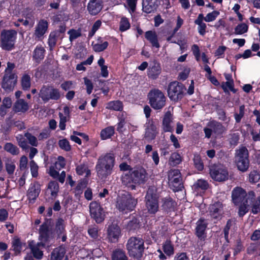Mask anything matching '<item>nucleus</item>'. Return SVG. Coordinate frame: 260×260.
Segmentation results:
<instances>
[{"instance_id":"8fccbe9b","label":"nucleus","mask_w":260,"mask_h":260,"mask_svg":"<svg viewBox=\"0 0 260 260\" xmlns=\"http://www.w3.org/2000/svg\"><path fill=\"white\" fill-rule=\"evenodd\" d=\"M130 23L127 18L123 17L121 18L119 24V30L121 31H124L130 28Z\"/></svg>"},{"instance_id":"2f4dec72","label":"nucleus","mask_w":260,"mask_h":260,"mask_svg":"<svg viewBox=\"0 0 260 260\" xmlns=\"http://www.w3.org/2000/svg\"><path fill=\"white\" fill-rule=\"evenodd\" d=\"M145 36L153 47L159 48L160 45L158 42L157 36L154 31H147L146 32Z\"/></svg>"},{"instance_id":"5701e85b","label":"nucleus","mask_w":260,"mask_h":260,"mask_svg":"<svg viewBox=\"0 0 260 260\" xmlns=\"http://www.w3.org/2000/svg\"><path fill=\"white\" fill-rule=\"evenodd\" d=\"M41 191V186L38 182L31 183L27 191V197L29 200L34 201L39 196Z\"/></svg>"},{"instance_id":"cd10ccee","label":"nucleus","mask_w":260,"mask_h":260,"mask_svg":"<svg viewBox=\"0 0 260 260\" xmlns=\"http://www.w3.org/2000/svg\"><path fill=\"white\" fill-rule=\"evenodd\" d=\"M207 225V223L204 219H200L197 222L196 234L201 239L205 237V231Z\"/></svg>"},{"instance_id":"4c0bfd02","label":"nucleus","mask_w":260,"mask_h":260,"mask_svg":"<svg viewBox=\"0 0 260 260\" xmlns=\"http://www.w3.org/2000/svg\"><path fill=\"white\" fill-rule=\"evenodd\" d=\"M21 84L23 90H29L31 85L30 75L27 73L23 74L21 79Z\"/></svg>"},{"instance_id":"a19ab883","label":"nucleus","mask_w":260,"mask_h":260,"mask_svg":"<svg viewBox=\"0 0 260 260\" xmlns=\"http://www.w3.org/2000/svg\"><path fill=\"white\" fill-rule=\"evenodd\" d=\"M76 172L79 175H83L85 174L86 177L90 175V171L88 169L87 165L85 163L77 166Z\"/></svg>"},{"instance_id":"49530a36","label":"nucleus","mask_w":260,"mask_h":260,"mask_svg":"<svg viewBox=\"0 0 260 260\" xmlns=\"http://www.w3.org/2000/svg\"><path fill=\"white\" fill-rule=\"evenodd\" d=\"M181 161L182 157L177 152L173 153L169 159V164L173 166L179 165Z\"/></svg>"},{"instance_id":"a18cd8bd","label":"nucleus","mask_w":260,"mask_h":260,"mask_svg":"<svg viewBox=\"0 0 260 260\" xmlns=\"http://www.w3.org/2000/svg\"><path fill=\"white\" fill-rule=\"evenodd\" d=\"M248 26L245 23H242L237 25L234 29V34L236 35H243L247 32Z\"/></svg>"},{"instance_id":"e433bc0d","label":"nucleus","mask_w":260,"mask_h":260,"mask_svg":"<svg viewBox=\"0 0 260 260\" xmlns=\"http://www.w3.org/2000/svg\"><path fill=\"white\" fill-rule=\"evenodd\" d=\"M45 50L41 45H38L33 52V58L37 61H40L44 57Z\"/></svg>"},{"instance_id":"f03ea898","label":"nucleus","mask_w":260,"mask_h":260,"mask_svg":"<svg viewBox=\"0 0 260 260\" xmlns=\"http://www.w3.org/2000/svg\"><path fill=\"white\" fill-rule=\"evenodd\" d=\"M137 204V199L132 194L125 192L118 196L116 207L119 211L127 213L133 211Z\"/></svg>"},{"instance_id":"ea45409f","label":"nucleus","mask_w":260,"mask_h":260,"mask_svg":"<svg viewBox=\"0 0 260 260\" xmlns=\"http://www.w3.org/2000/svg\"><path fill=\"white\" fill-rule=\"evenodd\" d=\"M4 149L13 155H18L19 153V148L12 143H6L4 146Z\"/></svg>"},{"instance_id":"37998d69","label":"nucleus","mask_w":260,"mask_h":260,"mask_svg":"<svg viewBox=\"0 0 260 260\" xmlns=\"http://www.w3.org/2000/svg\"><path fill=\"white\" fill-rule=\"evenodd\" d=\"M114 134V128L112 126L107 127L102 130L101 137L102 140L110 138Z\"/></svg>"},{"instance_id":"9b49d317","label":"nucleus","mask_w":260,"mask_h":260,"mask_svg":"<svg viewBox=\"0 0 260 260\" xmlns=\"http://www.w3.org/2000/svg\"><path fill=\"white\" fill-rule=\"evenodd\" d=\"M89 211L91 217L96 223H101L105 219V212L99 203L91 202L89 204Z\"/></svg>"},{"instance_id":"c756f323","label":"nucleus","mask_w":260,"mask_h":260,"mask_svg":"<svg viewBox=\"0 0 260 260\" xmlns=\"http://www.w3.org/2000/svg\"><path fill=\"white\" fill-rule=\"evenodd\" d=\"M66 253L64 247L59 246L53 249L51 253V260H62Z\"/></svg>"},{"instance_id":"72a5a7b5","label":"nucleus","mask_w":260,"mask_h":260,"mask_svg":"<svg viewBox=\"0 0 260 260\" xmlns=\"http://www.w3.org/2000/svg\"><path fill=\"white\" fill-rule=\"evenodd\" d=\"M5 169L9 176H12L16 169L15 162L11 158H7L5 161Z\"/></svg>"},{"instance_id":"393cba45","label":"nucleus","mask_w":260,"mask_h":260,"mask_svg":"<svg viewBox=\"0 0 260 260\" xmlns=\"http://www.w3.org/2000/svg\"><path fill=\"white\" fill-rule=\"evenodd\" d=\"M172 114L170 111H168L166 113L162 121V128L164 132H173V127L172 125Z\"/></svg>"},{"instance_id":"bb28decb","label":"nucleus","mask_w":260,"mask_h":260,"mask_svg":"<svg viewBox=\"0 0 260 260\" xmlns=\"http://www.w3.org/2000/svg\"><path fill=\"white\" fill-rule=\"evenodd\" d=\"M158 5V0H143L142 10L146 13H150L156 9Z\"/></svg>"},{"instance_id":"dca6fc26","label":"nucleus","mask_w":260,"mask_h":260,"mask_svg":"<svg viewBox=\"0 0 260 260\" xmlns=\"http://www.w3.org/2000/svg\"><path fill=\"white\" fill-rule=\"evenodd\" d=\"M121 234L120 228L116 224H112L107 229V239L110 242H116Z\"/></svg>"},{"instance_id":"bf43d9fd","label":"nucleus","mask_w":260,"mask_h":260,"mask_svg":"<svg viewBox=\"0 0 260 260\" xmlns=\"http://www.w3.org/2000/svg\"><path fill=\"white\" fill-rule=\"evenodd\" d=\"M30 172L33 177H37L38 175V166L34 160H31L29 162Z\"/></svg>"},{"instance_id":"58836bf2","label":"nucleus","mask_w":260,"mask_h":260,"mask_svg":"<svg viewBox=\"0 0 260 260\" xmlns=\"http://www.w3.org/2000/svg\"><path fill=\"white\" fill-rule=\"evenodd\" d=\"M176 206V203L170 197H166L162 199V207L165 210H171Z\"/></svg>"},{"instance_id":"4be33fe9","label":"nucleus","mask_w":260,"mask_h":260,"mask_svg":"<svg viewBox=\"0 0 260 260\" xmlns=\"http://www.w3.org/2000/svg\"><path fill=\"white\" fill-rule=\"evenodd\" d=\"M248 193L241 187L235 188L232 191V199L235 204L242 202L244 198L247 199Z\"/></svg>"},{"instance_id":"39448f33","label":"nucleus","mask_w":260,"mask_h":260,"mask_svg":"<svg viewBox=\"0 0 260 260\" xmlns=\"http://www.w3.org/2000/svg\"><path fill=\"white\" fill-rule=\"evenodd\" d=\"M145 207L149 214H154L158 210V197L153 188H149L145 196Z\"/></svg>"},{"instance_id":"1a4fd4ad","label":"nucleus","mask_w":260,"mask_h":260,"mask_svg":"<svg viewBox=\"0 0 260 260\" xmlns=\"http://www.w3.org/2000/svg\"><path fill=\"white\" fill-rule=\"evenodd\" d=\"M184 90V86L182 83L177 81L172 82L168 86V96L172 101L177 102L182 98Z\"/></svg>"},{"instance_id":"7ed1b4c3","label":"nucleus","mask_w":260,"mask_h":260,"mask_svg":"<svg viewBox=\"0 0 260 260\" xmlns=\"http://www.w3.org/2000/svg\"><path fill=\"white\" fill-rule=\"evenodd\" d=\"M126 249L131 257L139 259L143 255L144 250V241L140 238L131 237L127 241Z\"/></svg>"},{"instance_id":"69168bd1","label":"nucleus","mask_w":260,"mask_h":260,"mask_svg":"<svg viewBox=\"0 0 260 260\" xmlns=\"http://www.w3.org/2000/svg\"><path fill=\"white\" fill-rule=\"evenodd\" d=\"M193 161L195 167L199 171H201L204 168V165L201 160V158L199 155H194Z\"/></svg>"},{"instance_id":"412c9836","label":"nucleus","mask_w":260,"mask_h":260,"mask_svg":"<svg viewBox=\"0 0 260 260\" xmlns=\"http://www.w3.org/2000/svg\"><path fill=\"white\" fill-rule=\"evenodd\" d=\"M103 2L102 0H90L87 5V10L92 15L98 14L102 9Z\"/></svg>"},{"instance_id":"6ab92c4d","label":"nucleus","mask_w":260,"mask_h":260,"mask_svg":"<svg viewBox=\"0 0 260 260\" xmlns=\"http://www.w3.org/2000/svg\"><path fill=\"white\" fill-rule=\"evenodd\" d=\"M255 198V193L253 191L248 192L247 198L245 201L240 206L238 214L240 217H243L249 210L250 204Z\"/></svg>"},{"instance_id":"a878e982","label":"nucleus","mask_w":260,"mask_h":260,"mask_svg":"<svg viewBox=\"0 0 260 260\" xmlns=\"http://www.w3.org/2000/svg\"><path fill=\"white\" fill-rule=\"evenodd\" d=\"M59 127L61 130L66 129V123L69 120L70 118L69 108L65 106L63 108V112L59 113Z\"/></svg>"},{"instance_id":"c9c22d12","label":"nucleus","mask_w":260,"mask_h":260,"mask_svg":"<svg viewBox=\"0 0 260 260\" xmlns=\"http://www.w3.org/2000/svg\"><path fill=\"white\" fill-rule=\"evenodd\" d=\"M112 260H128L125 252L122 249L114 250L111 255Z\"/></svg>"},{"instance_id":"a211bd4d","label":"nucleus","mask_w":260,"mask_h":260,"mask_svg":"<svg viewBox=\"0 0 260 260\" xmlns=\"http://www.w3.org/2000/svg\"><path fill=\"white\" fill-rule=\"evenodd\" d=\"M45 244L42 242L36 243L34 241H30L28 242V246L31 249V251L34 256L38 259L42 258L43 252L41 250V248L43 247Z\"/></svg>"},{"instance_id":"f704fd0d","label":"nucleus","mask_w":260,"mask_h":260,"mask_svg":"<svg viewBox=\"0 0 260 260\" xmlns=\"http://www.w3.org/2000/svg\"><path fill=\"white\" fill-rule=\"evenodd\" d=\"M29 109L28 104L24 100L19 99L15 104L14 110L16 112H24Z\"/></svg>"},{"instance_id":"9d476101","label":"nucleus","mask_w":260,"mask_h":260,"mask_svg":"<svg viewBox=\"0 0 260 260\" xmlns=\"http://www.w3.org/2000/svg\"><path fill=\"white\" fill-rule=\"evenodd\" d=\"M168 183L171 189L177 191L182 187V182L180 171L177 169L171 170L168 172Z\"/></svg>"},{"instance_id":"864d4df0","label":"nucleus","mask_w":260,"mask_h":260,"mask_svg":"<svg viewBox=\"0 0 260 260\" xmlns=\"http://www.w3.org/2000/svg\"><path fill=\"white\" fill-rule=\"evenodd\" d=\"M25 137L28 141V143L32 146H37L38 145V142L37 138L32 135L31 134L27 133L24 135Z\"/></svg>"},{"instance_id":"c85d7f7f","label":"nucleus","mask_w":260,"mask_h":260,"mask_svg":"<svg viewBox=\"0 0 260 260\" xmlns=\"http://www.w3.org/2000/svg\"><path fill=\"white\" fill-rule=\"evenodd\" d=\"M161 72V68L159 63L154 62L150 66L148 69L147 75L151 79H154L157 78Z\"/></svg>"},{"instance_id":"ddd939ff","label":"nucleus","mask_w":260,"mask_h":260,"mask_svg":"<svg viewBox=\"0 0 260 260\" xmlns=\"http://www.w3.org/2000/svg\"><path fill=\"white\" fill-rule=\"evenodd\" d=\"M145 132L144 137L148 141H151L155 139L158 134L157 125L153 119H147L145 124Z\"/></svg>"},{"instance_id":"603ef678","label":"nucleus","mask_w":260,"mask_h":260,"mask_svg":"<svg viewBox=\"0 0 260 260\" xmlns=\"http://www.w3.org/2000/svg\"><path fill=\"white\" fill-rule=\"evenodd\" d=\"M121 180L122 183L126 185L132 182L134 183L132 171L124 174L121 177Z\"/></svg>"},{"instance_id":"aec40b11","label":"nucleus","mask_w":260,"mask_h":260,"mask_svg":"<svg viewBox=\"0 0 260 260\" xmlns=\"http://www.w3.org/2000/svg\"><path fill=\"white\" fill-rule=\"evenodd\" d=\"M133 182L135 183H144L147 178V174L146 170L142 168H137L132 171Z\"/></svg>"},{"instance_id":"0e129e2a","label":"nucleus","mask_w":260,"mask_h":260,"mask_svg":"<svg viewBox=\"0 0 260 260\" xmlns=\"http://www.w3.org/2000/svg\"><path fill=\"white\" fill-rule=\"evenodd\" d=\"M12 247L13 250L17 253H19L22 248V244L19 239H15L12 241Z\"/></svg>"},{"instance_id":"f257e3e1","label":"nucleus","mask_w":260,"mask_h":260,"mask_svg":"<svg viewBox=\"0 0 260 260\" xmlns=\"http://www.w3.org/2000/svg\"><path fill=\"white\" fill-rule=\"evenodd\" d=\"M115 165V157L113 154L107 153L100 156L95 166L98 176L105 178L110 175Z\"/></svg>"},{"instance_id":"de8ad7c7","label":"nucleus","mask_w":260,"mask_h":260,"mask_svg":"<svg viewBox=\"0 0 260 260\" xmlns=\"http://www.w3.org/2000/svg\"><path fill=\"white\" fill-rule=\"evenodd\" d=\"M39 233L42 238L44 239L45 241L47 240L49 237V231L48 225L46 223H44L41 225Z\"/></svg>"},{"instance_id":"3c124183","label":"nucleus","mask_w":260,"mask_h":260,"mask_svg":"<svg viewBox=\"0 0 260 260\" xmlns=\"http://www.w3.org/2000/svg\"><path fill=\"white\" fill-rule=\"evenodd\" d=\"M57 41V32L53 31L51 32L49 36L48 43L50 48V49L56 45Z\"/></svg>"},{"instance_id":"680f3d73","label":"nucleus","mask_w":260,"mask_h":260,"mask_svg":"<svg viewBox=\"0 0 260 260\" xmlns=\"http://www.w3.org/2000/svg\"><path fill=\"white\" fill-rule=\"evenodd\" d=\"M56 231L58 234H61L64 231V221L62 219H59L56 223Z\"/></svg>"},{"instance_id":"e2e57ef3","label":"nucleus","mask_w":260,"mask_h":260,"mask_svg":"<svg viewBox=\"0 0 260 260\" xmlns=\"http://www.w3.org/2000/svg\"><path fill=\"white\" fill-rule=\"evenodd\" d=\"M219 14V13L218 11H214L208 13L206 17H204V19L206 22H211L215 20Z\"/></svg>"},{"instance_id":"b1692460","label":"nucleus","mask_w":260,"mask_h":260,"mask_svg":"<svg viewBox=\"0 0 260 260\" xmlns=\"http://www.w3.org/2000/svg\"><path fill=\"white\" fill-rule=\"evenodd\" d=\"M209 210L210 215L213 218L219 219L222 214L223 205L220 202H216L210 206Z\"/></svg>"},{"instance_id":"f8f14e48","label":"nucleus","mask_w":260,"mask_h":260,"mask_svg":"<svg viewBox=\"0 0 260 260\" xmlns=\"http://www.w3.org/2000/svg\"><path fill=\"white\" fill-rule=\"evenodd\" d=\"M210 174L211 178L217 181H224L229 178L227 169L221 165L212 167L210 169Z\"/></svg>"},{"instance_id":"7c9ffc66","label":"nucleus","mask_w":260,"mask_h":260,"mask_svg":"<svg viewBox=\"0 0 260 260\" xmlns=\"http://www.w3.org/2000/svg\"><path fill=\"white\" fill-rule=\"evenodd\" d=\"M204 17L203 14H199L198 18L195 20L194 23L198 25V30L199 33L204 36L206 33L207 28L206 24L203 22Z\"/></svg>"},{"instance_id":"c03bdc74","label":"nucleus","mask_w":260,"mask_h":260,"mask_svg":"<svg viewBox=\"0 0 260 260\" xmlns=\"http://www.w3.org/2000/svg\"><path fill=\"white\" fill-rule=\"evenodd\" d=\"M249 204L251 205V212L253 214H256L260 212V196L256 200L254 198L252 202Z\"/></svg>"},{"instance_id":"473e14b6","label":"nucleus","mask_w":260,"mask_h":260,"mask_svg":"<svg viewBox=\"0 0 260 260\" xmlns=\"http://www.w3.org/2000/svg\"><path fill=\"white\" fill-rule=\"evenodd\" d=\"M162 249L166 255L171 256L174 254V247L172 242L167 239L162 243Z\"/></svg>"},{"instance_id":"4d7b16f0","label":"nucleus","mask_w":260,"mask_h":260,"mask_svg":"<svg viewBox=\"0 0 260 260\" xmlns=\"http://www.w3.org/2000/svg\"><path fill=\"white\" fill-rule=\"evenodd\" d=\"M211 127L213 131L217 134H222L224 131V127L218 122L212 123Z\"/></svg>"},{"instance_id":"13d9d810","label":"nucleus","mask_w":260,"mask_h":260,"mask_svg":"<svg viewBox=\"0 0 260 260\" xmlns=\"http://www.w3.org/2000/svg\"><path fill=\"white\" fill-rule=\"evenodd\" d=\"M58 145L61 149L66 151H69L71 149L70 143L66 139L60 140L58 142Z\"/></svg>"},{"instance_id":"423d86ee","label":"nucleus","mask_w":260,"mask_h":260,"mask_svg":"<svg viewBox=\"0 0 260 260\" xmlns=\"http://www.w3.org/2000/svg\"><path fill=\"white\" fill-rule=\"evenodd\" d=\"M149 104L155 110L161 109L166 104V98L158 89L151 90L148 94Z\"/></svg>"},{"instance_id":"5fc2aeb1","label":"nucleus","mask_w":260,"mask_h":260,"mask_svg":"<svg viewBox=\"0 0 260 260\" xmlns=\"http://www.w3.org/2000/svg\"><path fill=\"white\" fill-rule=\"evenodd\" d=\"M68 33L70 35L69 39L71 42H72L81 35V30L80 29L77 30L72 29H70Z\"/></svg>"},{"instance_id":"6e6552de","label":"nucleus","mask_w":260,"mask_h":260,"mask_svg":"<svg viewBox=\"0 0 260 260\" xmlns=\"http://www.w3.org/2000/svg\"><path fill=\"white\" fill-rule=\"evenodd\" d=\"M248 152L245 147H241L237 150L236 161L238 169L242 171H247L249 167Z\"/></svg>"},{"instance_id":"0eeeda50","label":"nucleus","mask_w":260,"mask_h":260,"mask_svg":"<svg viewBox=\"0 0 260 260\" xmlns=\"http://www.w3.org/2000/svg\"><path fill=\"white\" fill-rule=\"evenodd\" d=\"M39 96L46 103L50 100L57 101L60 98V92L58 89L51 86H43L39 92Z\"/></svg>"},{"instance_id":"2eb2a0df","label":"nucleus","mask_w":260,"mask_h":260,"mask_svg":"<svg viewBox=\"0 0 260 260\" xmlns=\"http://www.w3.org/2000/svg\"><path fill=\"white\" fill-rule=\"evenodd\" d=\"M17 76L16 74L5 75L2 83L3 88L7 92L13 90L17 83Z\"/></svg>"},{"instance_id":"052dcab7","label":"nucleus","mask_w":260,"mask_h":260,"mask_svg":"<svg viewBox=\"0 0 260 260\" xmlns=\"http://www.w3.org/2000/svg\"><path fill=\"white\" fill-rule=\"evenodd\" d=\"M66 164V163L64 157L59 156L57 157V159L54 166L55 167L56 170H60L65 167Z\"/></svg>"},{"instance_id":"79ce46f5","label":"nucleus","mask_w":260,"mask_h":260,"mask_svg":"<svg viewBox=\"0 0 260 260\" xmlns=\"http://www.w3.org/2000/svg\"><path fill=\"white\" fill-rule=\"evenodd\" d=\"M106 108L114 111H121L123 109V105L119 101H111L107 104Z\"/></svg>"},{"instance_id":"20e7f679","label":"nucleus","mask_w":260,"mask_h":260,"mask_svg":"<svg viewBox=\"0 0 260 260\" xmlns=\"http://www.w3.org/2000/svg\"><path fill=\"white\" fill-rule=\"evenodd\" d=\"M16 38L17 32L15 30H8L2 31L0 47L6 51L14 49Z\"/></svg>"},{"instance_id":"09e8293b","label":"nucleus","mask_w":260,"mask_h":260,"mask_svg":"<svg viewBox=\"0 0 260 260\" xmlns=\"http://www.w3.org/2000/svg\"><path fill=\"white\" fill-rule=\"evenodd\" d=\"M108 43L107 41L104 42H98L97 43L92 44V48L95 52H101L105 50L108 46Z\"/></svg>"},{"instance_id":"774afa93","label":"nucleus","mask_w":260,"mask_h":260,"mask_svg":"<svg viewBox=\"0 0 260 260\" xmlns=\"http://www.w3.org/2000/svg\"><path fill=\"white\" fill-rule=\"evenodd\" d=\"M260 179V175L256 171H252L249 174V181L252 183H256Z\"/></svg>"},{"instance_id":"f3484780","label":"nucleus","mask_w":260,"mask_h":260,"mask_svg":"<svg viewBox=\"0 0 260 260\" xmlns=\"http://www.w3.org/2000/svg\"><path fill=\"white\" fill-rule=\"evenodd\" d=\"M48 27V23L46 20H41L37 24L35 28L34 36L36 39L41 40L43 36L47 32Z\"/></svg>"},{"instance_id":"6e6d98bb","label":"nucleus","mask_w":260,"mask_h":260,"mask_svg":"<svg viewBox=\"0 0 260 260\" xmlns=\"http://www.w3.org/2000/svg\"><path fill=\"white\" fill-rule=\"evenodd\" d=\"M138 0H126L127 5H125V8L128 9L130 13H134L136 9V5Z\"/></svg>"},{"instance_id":"338daca9","label":"nucleus","mask_w":260,"mask_h":260,"mask_svg":"<svg viewBox=\"0 0 260 260\" xmlns=\"http://www.w3.org/2000/svg\"><path fill=\"white\" fill-rule=\"evenodd\" d=\"M101 24H102V22L99 20L96 21L94 22V23L93 24V25L92 26L91 30L89 32V34H88L89 38H91V37H92V36H93V35H94L95 32L97 31V30H98V29L101 27Z\"/></svg>"},{"instance_id":"4468645a","label":"nucleus","mask_w":260,"mask_h":260,"mask_svg":"<svg viewBox=\"0 0 260 260\" xmlns=\"http://www.w3.org/2000/svg\"><path fill=\"white\" fill-rule=\"evenodd\" d=\"M59 189V185L56 181H50L48 183L45 191L46 200L48 201L55 200L58 196Z\"/></svg>"}]
</instances>
